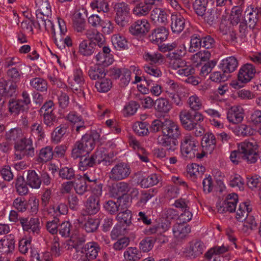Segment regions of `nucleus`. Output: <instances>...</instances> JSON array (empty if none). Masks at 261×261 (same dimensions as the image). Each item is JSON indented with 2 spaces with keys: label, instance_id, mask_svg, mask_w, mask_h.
Returning <instances> with one entry per match:
<instances>
[{
  "label": "nucleus",
  "instance_id": "f257e3e1",
  "mask_svg": "<svg viewBox=\"0 0 261 261\" xmlns=\"http://www.w3.org/2000/svg\"><path fill=\"white\" fill-rule=\"evenodd\" d=\"M181 136L179 126L171 119H166L163 121L162 135L157 138L158 144L164 147L169 151L176 150L178 144L177 139Z\"/></svg>",
  "mask_w": 261,
  "mask_h": 261
},
{
  "label": "nucleus",
  "instance_id": "f03ea898",
  "mask_svg": "<svg viewBox=\"0 0 261 261\" xmlns=\"http://www.w3.org/2000/svg\"><path fill=\"white\" fill-rule=\"evenodd\" d=\"M180 123L187 130H194L196 137L204 134V129L198 124L204 120V116L200 112H192L189 110H182L179 114Z\"/></svg>",
  "mask_w": 261,
  "mask_h": 261
},
{
  "label": "nucleus",
  "instance_id": "7ed1b4c3",
  "mask_svg": "<svg viewBox=\"0 0 261 261\" xmlns=\"http://www.w3.org/2000/svg\"><path fill=\"white\" fill-rule=\"evenodd\" d=\"M92 137L86 135L82 139L75 143L72 150L71 155L74 159L80 158L89 153L93 149L95 145V140L98 139L99 135L97 133H94Z\"/></svg>",
  "mask_w": 261,
  "mask_h": 261
},
{
  "label": "nucleus",
  "instance_id": "20e7f679",
  "mask_svg": "<svg viewBox=\"0 0 261 261\" xmlns=\"http://www.w3.org/2000/svg\"><path fill=\"white\" fill-rule=\"evenodd\" d=\"M22 138L14 143L15 158L17 160H21L25 156L33 157L35 154V148L32 138L25 136Z\"/></svg>",
  "mask_w": 261,
  "mask_h": 261
},
{
  "label": "nucleus",
  "instance_id": "39448f33",
  "mask_svg": "<svg viewBox=\"0 0 261 261\" xmlns=\"http://www.w3.org/2000/svg\"><path fill=\"white\" fill-rule=\"evenodd\" d=\"M257 145L254 140H245L238 144V150L242 153V160L248 163H255L258 158Z\"/></svg>",
  "mask_w": 261,
  "mask_h": 261
},
{
  "label": "nucleus",
  "instance_id": "423d86ee",
  "mask_svg": "<svg viewBox=\"0 0 261 261\" xmlns=\"http://www.w3.org/2000/svg\"><path fill=\"white\" fill-rule=\"evenodd\" d=\"M198 144V142L192 135H185L180 142V152L182 156L187 159L195 158Z\"/></svg>",
  "mask_w": 261,
  "mask_h": 261
},
{
  "label": "nucleus",
  "instance_id": "0eeeda50",
  "mask_svg": "<svg viewBox=\"0 0 261 261\" xmlns=\"http://www.w3.org/2000/svg\"><path fill=\"white\" fill-rule=\"evenodd\" d=\"M131 168L128 164L121 162L115 164L109 173V177L112 181H119L129 177Z\"/></svg>",
  "mask_w": 261,
  "mask_h": 261
},
{
  "label": "nucleus",
  "instance_id": "6e6552de",
  "mask_svg": "<svg viewBox=\"0 0 261 261\" xmlns=\"http://www.w3.org/2000/svg\"><path fill=\"white\" fill-rule=\"evenodd\" d=\"M58 23L59 28V33L55 35L54 39L55 43L60 49L65 47V46H71L72 44L71 39L68 36H66L67 32V27L65 21L60 18H58Z\"/></svg>",
  "mask_w": 261,
  "mask_h": 261
},
{
  "label": "nucleus",
  "instance_id": "1a4fd4ad",
  "mask_svg": "<svg viewBox=\"0 0 261 261\" xmlns=\"http://www.w3.org/2000/svg\"><path fill=\"white\" fill-rule=\"evenodd\" d=\"M102 194L101 185H96L92 194L87 200L85 206L90 215L96 214L100 209L99 197Z\"/></svg>",
  "mask_w": 261,
  "mask_h": 261
},
{
  "label": "nucleus",
  "instance_id": "9d476101",
  "mask_svg": "<svg viewBox=\"0 0 261 261\" xmlns=\"http://www.w3.org/2000/svg\"><path fill=\"white\" fill-rule=\"evenodd\" d=\"M170 67L176 70V73L182 76H188L194 74L195 70L185 60L169 61Z\"/></svg>",
  "mask_w": 261,
  "mask_h": 261
},
{
  "label": "nucleus",
  "instance_id": "9b49d317",
  "mask_svg": "<svg viewBox=\"0 0 261 261\" xmlns=\"http://www.w3.org/2000/svg\"><path fill=\"white\" fill-rule=\"evenodd\" d=\"M205 247L203 243L199 241H193L190 242L184 249V254L190 259H193L202 254Z\"/></svg>",
  "mask_w": 261,
  "mask_h": 261
},
{
  "label": "nucleus",
  "instance_id": "f8f14e48",
  "mask_svg": "<svg viewBox=\"0 0 261 261\" xmlns=\"http://www.w3.org/2000/svg\"><path fill=\"white\" fill-rule=\"evenodd\" d=\"M130 190V187L128 183L121 181L111 188L110 193L111 197L118 198V202L121 205L122 202H126L123 196L126 195Z\"/></svg>",
  "mask_w": 261,
  "mask_h": 261
},
{
  "label": "nucleus",
  "instance_id": "ddd939ff",
  "mask_svg": "<svg viewBox=\"0 0 261 261\" xmlns=\"http://www.w3.org/2000/svg\"><path fill=\"white\" fill-rule=\"evenodd\" d=\"M19 221L24 231L32 233L34 236L40 233L41 225L38 218H32L29 220L28 218H21Z\"/></svg>",
  "mask_w": 261,
  "mask_h": 261
},
{
  "label": "nucleus",
  "instance_id": "4468645a",
  "mask_svg": "<svg viewBox=\"0 0 261 261\" xmlns=\"http://www.w3.org/2000/svg\"><path fill=\"white\" fill-rule=\"evenodd\" d=\"M150 29V24L145 19H139L129 27V32L134 36H141L147 33Z\"/></svg>",
  "mask_w": 261,
  "mask_h": 261
},
{
  "label": "nucleus",
  "instance_id": "2eb2a0df",
  "mask_svg": "<svg viewBox=\"0 0 261 261\" xmlns=\"http://www.w3.org/2000/svg\"><path fill=\"white\" fill-rule=\"evenodd\" d=\"M151 20L156 24L166 25L168 22L169 15L165 9L155 7L150 15Z\"/></svg>",
  "mask_w": 261,
  "mask_h": 261
},
{
  "label": "nucleus",
  "instance_id": "dca6fc26",
  "mask_svg": "<svg viewBox=\"0 0 261 261\" xmlns=\"http://www.w3.org/2000/svg\"><path fill=\"white\" fill-rule=\"evenodd\" d=\"M255 69L251 64H246L242 66L239 70L238 79L242 83H247L254 77Z\"/></svg>",
  "mask_w": 261,
  "mask_h": 261
},
{
  "label": "nucleus",
  "instance_id": "f3484780",
  "mask_svg": "<svg viewBox=\"0 0 261 261\" xmlns=\"http://www.w3.org/2000/svg\"><path fill=\"white\" fill-rule=\"evenodd\" d=\"M175 43H176V49L170 52L167 55V58L169 61H173L178 60H183L182 59L187 53V47L186 46V42L181 39H178Z\"/></svg>",
  "mask_w": 261,
  "mask_h": 261
},
{
  "label": "nucleus",
  "instance_id": "a211bd4d",
  "mask_svg": "<svg viewBox=\"0 0 261 261\" xmlns=\"http://www.w3.org/2000/svg\"><path fill=\"white\" fill-rule=\"evenodd\" d=\"M244 117V110L239 106L232 107L228 111L227 118L228 121L233 124L241 122Z\"/></svg>",
  "mask_w": 261,
  "mask_h": 261
},
{
  "label": "nucleus",
  "instance_id": "6ab92c4d",
  "mask_svg": "<svg viewBox=\"0 0 261 261\" xmlns=\"http://www.w3.org/2000/svg\"><path fill=\"white\" fill-rule=\"evenodd\" d=\"M238 201V197L237 194L234 193L229 194L223 202L222 205L218 208L219 212L220 213H224L225 212H234L236 210Z\"/></svg>",
  "mask_w": 261,
  "mask_h": 261
},
{
  "label": "nucleus",
  "instance_id": "aec40b11",
  "mask_svg": "<svg viewBox=\"0 0 261 261\" xmlns=\"http://www.w3.org/2000/svg\"><path fill=\"white\" fill-rule=\"evenodd\" d=\"M36 5L38 6L36 11L37 20L51 16V7L48 1L39 0Z\"/></svg>",
  "mask_w": 261,
  "mask_h": 261
},
{
  "label": "nucleus",
  "instance_id": "412c9836",
  "mask_svg": "<svg viewBox=\"0 0 261 261\" xmlns=\"http://www.w3.org/2000/svg\"><path fill=\"white\" fill-rule=\"evenodd\" d=\"M171 29L174 33L179 34L185 27V19L180 14L173 13L171 16Z\"/></svg>",
  "mask_w": 261,
  "mask_h": 261
},
{
  "label": "nucleus",
  "instance_id": "4be33fe9",
  "mask_svg": "<svg viewBox=\"0 0 261 261\" xmlns=\"http://www.w3.org/2000/svg\"><path fill=\"white\" fill-rule=\"evenodd\" d=\"M87 38L92 43L93 45H97L99 47H102L105 43V37L103 35L97 30H88L86 33Z\"/></svg>",
  "mask_w": 261,
  "mask_h": 261
},
{
  "label": "nucleus",
  "instance_id": "5701e85b",
  "mask_svg": "<svg viewBox=\"0 0 261 261\" xmlns=\"http://www.w3.org/2000/svg\"><path fill=\"white\" fill-rule=\"evenodd\" d=\"M24 136V130L21 128L17 127L6 131L4 137L6 141L15 143L20 139H22V137Z\"/></svg>",
  "mask_w": 261,
  "mask_h": 261
},
{
  "label": "nucleus",
  "instance_id": "b1692460",
  "mask_svg": "<svg viewBox=\"0 0 261 261\" xmlns=\"http://www.w3.org/2000/svg\"><path fill=\"white\" fill-rule=\"evenodd\" d=\"M37 22L40 29L44 28L48 32H50L54 39L55 35H58L59 33V28H58L57 31L55 28V25L51 20V17H45L40 19H37Z\"/></svg>",
  "mask_w": 261,
  "mask_h": 261
},
{
  "label": "nucleus",
  "instance_id": "393cba45",
  "mask_svg": "<svg viewBox=\"0 0 261 261\" xmlns=\"http://www.w3.org/2000/svg\"><path fill=\"white\" fill-rule=\"evenodd\" d=\"M220 65L222 71L228 74L236 69L238 63L237 59L231 56L222 60Z\"/></svg>",
  "mask_w": 261,
  "mask_h": 261
},
{
  "label": "nucleus",
  "instance_id": "a878e982",
  "mask_svg": "<svg viewBox=\"0 0 261 261\" xmlns=\"http://www.w3.org/2000/svg\"><path fill=\"white\" fill-rule=\"evenodd\" d=\"M15 248V240L13 235L7 236L4 239L0 240V252L8 254L14 250Z\"/></svg>",
  "mask_w": 261,
  "mask_h": 261
},
{
  "label": "nucleus",
  "instance_id": "bb28decb",
  "mask_svg": "<svg viewBox=\"0 0 261 261\" xmlns=\"http://www.w3.org/2000/svg\"><path fill=\"white\" fill-rule=\"evenodd\" d=\"M187 103L190 109L194 112H198V111L203 108L202 98L196 94L188 97Z\"/></svg>",
  "mask_w": 261,
  "mask_h": 261
},
{
  "label": "nucleus",
  "instance_id": "cd10ccee",
  "mask_svg": "<svg viewBox=\"0 0 261 261\" xmlns=\"http://www.w3.org/2000/svg\"><path fill=\"white\" fill-rule=\"evenodd\" d=\"M172 231L175 237L179 239L185 238L191 231V227L185 223L175 224L172 228Z\"/></svg>",
  "mask_w": 261,
  "mask_h": 261
},
{
  "label": "nucleus",
  "instance_id": "c85d7f7f",
  "mask_svg": "<svg viewBox=\"0 0 261 261\" xmlns=\"http://www.w3.org/2000/svg\"><path fill=\"white\" fill-rule=\"evenodd\" d=\"M154 109L158 112L166 114L171 110L172 108V104L167 98L161 97L158 98L154 103Z\"/></svg>",
  "mask_w": 261,
  "mask_h": 261
},
{
  "label": "nucleus",
  "instance_id": "c756f323",
  "mask_svg": "<svg viewBox=\"0 0 261 261\" xmlns=\"http://www.w3.org/2000/svg\"><path fill=\"white\" fill-rule=\"evenodd\" d=\"M167 37L168 31L163 27L154 29L150 36V40L156 43L165 41Z\"/></svg>",
  "mask_w": 261,
  "mask_h": 261
},
{
  "label": "nucleus",
  "instance_id": "7c9ffc66",
  "mask_svg": "<svg viewBox=\"0 0 261 261\" xmlns=\"http://www.w3.org/2000/svg\"><path fill=\"white\" fill-rule=\"evenodd\" d=\"M99 250V245L94 242L87 243L83 248V252L92 259H95L97 257Z\"/></svg>",
  "mask_w": 261,
  "mask_h": 261
},
{
  "label": "nucleus",
  "instance_id": "2f4dec72",
  "mask_svg": "<svg viewBox=\"0 0 261 261\" xmlns=\"http://www.w3.org/2000/svg\"><path fill=\"white\" fill-rule=\"evenodd\" d=\"M30 84L35 90L41 92H46L48 88L47 81L41 77H34L30 80Z\"/></svg>",
  "mask_w": 261,
  "mask_h": 261
},
{
  "label": "nucleus",
  "instance_id": "473e14b6",
  "mask_svg": "<svg viewBox=\"0 0 261 261\" xmlns=\"http://www.w3.org/2000/svg\"><path fill=\"white\" fill-rule=\"evenodd\" d=\"M95 87L98 92L106 93L112 87V82L110 79L105 76L96 82Z\"/></svg>",
  "mask_w": 261,
  "mask_h": 261
},
{
  "label": "nucleus",
  "instance_id": "72a5a7b5",
  "mask_svg": "<svg viewBox=\"0 0 261 261\" xmlns=\"http://www.w3.org/2000/svg\"><path fill=\"white\" fill-rule=\"evenodd\" d=\"M27 183L32 188L39 189L41 184V180L34 170L28 171Z\"/></svg>",
  "mask_w": 261,
  "mask_h": 261
},
{
  "label": "nucleus",
  "instance_id": "f704fd0d",
  "mask_svg": "<svg viewBox=\"0 0 261 261\" xmlns=\"http://www.w3.org/2000/svg\"><path fill=\"white\" fill-rule=\"evenodd\" d=\"M73 26L74 29L78 32H82L85 29L86 21L84 15L76 12L74 14L73 17Z\"/></svg>",
  "mask_w": 261,
  "mask_h": 261
},
{
  "label": "nucleus",
  "instance_id": "c9c22d12",
  "mask_svg": "<svg viewBox=\"0 0 261 261\" xmlns=\"http://www.w3.org/2000/svg\"><path fill=\"white\" fill-rule=\"evenodd\" d=\"M125 259L128 261H137L142 257L141 251L136 247H128L123 253Z\"/></svg>",
  "mask_w": 261,
  "mask_h": 261
},
{
  "label": "nucleus",
  "instance_id": "e433bc0d",
  "mask_svg": "<svg viewBox=\"0 0 261 261\" xmlns=\"http://www.w3.org/2000/svg\"><path fill=\"white\" fill-rule=\"evenodd\" d=\"M68 127L65 124H61L57 126L51 133V140L58 143L61 141L64 135L67 133Z\"/></svg>",
  "mask_w": 261,
  "mask_h": 261
},
{
  "label": "nucleus",
  "instance_id": "4c0bfd02",
  "mask_svg": "<svg viewBox=\"0 0 261 261\" xmlns=\"http://www.w3.org/2000/svg\"><path fill=\"white\" fill-rule=\"evenodd\" d=\"M94 50L95 48L92 43L88 40H83L79 44V52L83 56H91L94 52Z\"/></svg>",
  "mask_w": 261,
  "mask_h": 261
},
{
  "label": "nucleus",
  "instance_id": "58836bf2",
  "mask_svg": "<svg viewBox=\"0 0 261 261\" xmlns=\"http://www.w3.org/2000/svg\"><path fill=\"white\" fill-rule=\"evenodd\" d=\"M7 82L4 79H0V94L6 97H11L16 94L17 85L15 84L10 85V90L8 92H6L7 86Z\"/></svg>",
  "mask_w": 261,
  "mask_h": 261
},
{
  "label": "nucleus",
  "instance_id": "ea45409f",
  "mask_svg": "<svg viewBox=\"0 0 261 261\" xmlns=\"http://www.w3.org/2000/svg\"><path fill=\"white\" fill-rule=\"evenodd\" d=\"M90 6L93 10L98 12L107 13L109 11V4L106 0H93Z\"/></svg>",
  "mask_w": 261,
  "mask_h": 261
},
{
  "label": "nucleus",
  "instance_id": "a19ab883",
  "mask_svg": "<svg viewBox=\"0 0 261 261\" xmlns=\"http://www.w3.org/2000/svg\"><path fill=\"white\" fill-rule=\"evenodd\" d=\"M143 58L145 61L154 64L161 63L164 59L163 56L158 51H145L143 55Z\"/></svg>",
  "mask_w": 261,
  "mask_h": 261
},
{
  "label": "nucleus",
  "instance_id": "79ce46f5",
  "mask_svg": "<svg viewBox=\"0 0 261 261\" xmlns=\"http://www.w3.org/2000/svg\"><path fill=\"white\" fill-rule=\"evenodd\" d=\"M205 171V168L197 164L193 163L187 166L188 174L191 177H200Z\"/></svg>",
  "mask_w": 261,
  "mask_h": 261
},
{
  "label": "nucleus",
  "instance_id": "37998d69",
  "mask_svg": "<svg viewBox=\"0 0 261 261\" xmlns=\"http://www.w3.org/2000/svg\"><path fill=\"white\" fill-rule=\"evenodd\" d=\"M111 41L115 48L117 49H125L127 47V42L126 38L119 34L113 35Z\"/></svg>",
  "mask_w": 261,
  "mask_h": 261
},
{
  "label": "nucleus",
  "instance_id": "c03bdc74",
  "mask_svg": "<svg viewBox=\"0 0 261 261\" xmlns=\"http://www.w3.org/2000/svg\"><path fill=\"white\" fill-rule=\"evenodd\" d=\"M123 207V208H126L127 204L124 202H122L121 205H119V202H115L113 200H109L104 204V208L106 211L111 214H116L119 211V207Z\"/></svg>",
  "mask_w": 261,
  "mask_h": 261
},
{
  "label": "nucleus",
  "instance_id": "a18cd8bd",
  "mask_svg": "<svg viewBox=\"0 0 261 261\" xmlns=\"http://www.w3.org/2000/svg\"><path fill=\"white\" fill-rule=\"evenodd\" d=\"M95 58L97 64L103 67L111 65L114 61L112 55H106L100 52L95 56Z\"/></svg>",
  "mask_w": 261,
  "mask_h": 261
},
{
  "label": "nucleus",
  "instance_id": "49530a36",
  "mask_svg": "<svg viewBox=\"0 0 261 261\" xmlns=\"http://www.w3.org/2000/svg\"><path fill=\"white\" fill-rule=\"evenodd\" d=\"M257 223L255 218L252 216H247L243 223L242 230L249 233L251 231L255 230L257 228Z\"/></svg>",
  "mask_w": 261,
  "mask_h": 261
},
{
  "label": "nucleus",
  "instance_id": "de8ad7c7",
  "mask_svg": "<svg viewBox=\"0 0 261 261\" xmlns=\"http://www.w3.org/2000/svg\"><path fill=\"white\" fill-rule=\"evenodd\" d=\"M251 211L247 202H242L240 204L237 211L236 218L238 221H242L248 216V213Z\"/></svg>",
  "mask_w": 261,
  "mask_h": 261
},
{
  "label": "nucleus",
  "instance_id": "09e8293b",
  "mask_svg": "<svg viewBox=\"0 0 261 261\" xmlns=\"http://www.w3.org/2000/svg\"><path fill=\"white\" fill-rule=\"evenodd\" d=\"M160 176L156 174H152L146 177H144L140 181L142 188H148L156 185L160 180Z\"/></svg>",
  "mask_w": 261,
  "mask_h": 261
},
{
  "label": "nucleus",
  "instance_id": "8fccbe9b",
  "mask_svg": "<svg viewBox=\"0 0 261 261\" xmlns=\"http://www.w3.org/2000/svg\"><path fill=\"white\" fill-rule=\"evenodd\" d=\"M89 77L92 80H99L105 76L106 73L105 70L96 66H91L88 71Z\"/></svg>",
  "mask_w": 261,
  "mask_h": 261
},
{
  "label": "nucleus",
  "instance_id": "3c124183",
  "mask_svg": "<svg viewBox=\"0 0 261 261\" xmlns=\"http://www.w3.org/2000/svg\"><path fill=\"white\" fill-rule=\"evenodd\" d=\"M216 140L214 135L211 133H207L205 134L202 139L203 146L208 148L211 152L215 148Z\"/></svg>",
  "mask_w": 261,
  "mask_h": 261
},
{
  "label": "nucleus",
  "instance_id": "603ef678",
  "mask_svg": "<svg viewBox=\"0 0 261 261\" xmlns=\"http://www.w3.org/2000/svg\"><path fill=\"white\" fill-rule=\"evenodd\" d=\"M66 119L70 122L77 124L76 128L77 132H79L81 128L85 127L83 119L75 112H70L66 116Z\"/></svg>",
  "mask_w": 261,
  "mask_h": 261
},
{
  "label": "nucleus",
  "instance_id": "864d4df0",
  "mask_svg": "<svg viewBox=\"0 0 261 261\" xmlns=\"http://www.w3.org/2000/svg\"><path fill=\"white\" fill-rule=\"evenodd\" d=\"M30 129L31 136L36 137L38 140L44 137V129L41 124L34 122L31 125Z\"/></svg>",
  "mask_w": 261,
  "mask_h": 261
},
{
  "label": "nucleus",
  "instance_id": "5fc2aeb1",
  "mask_svg": "<svg viewBox=\"0 0 261 261\" xmlns=\"http://www.w3.org/2000/svg\"><path fill=\"white\" fill-rule=\"evenodd\" d=\"M242 10L239 7L232 8L229 17L230 23L233 25H237L243 18Z\"/></svg>",
  "mask_w": 261,
  "mask_h": 261
},
{
  "label": "nucleus",
  "instance_id": "6e6d98bb",
  "mask_svg": "<svg viewBox=\"0 0 261 261\" xmlns=\"http://www.w3.org/2000/svg\"><path fill=\"white\" fill-rule=\"evenodd\" d=\"M54 155L53 148L47 146L41 148L39 153V160L42 162H46L50 160Z\"/></svg>",
  "mask_w": 261,
  "mask_h": 261
},
{
  "label": "nucleus",
  "instance_id": "4d7b16f0",
  "mask_svg": "<svg viewBox=\"0 0 261 261\" xmlns=\"http://www.w3.org/2000/svg\"><path fill=\"white\" fill-rule=\"evenodd\" d=\"M113 8L115 13V16L129 14L130 8L129 6L124 2L114 3Z\"/></svg>",
  "mask_w": 261,
  "mask_h": 261
},
{
  "label": "nucleus",
  "instance_id": "13d9d810",
  "mask_svg": "<svg viewBox=\"0 0 261 261\" xmlns=\"http://www.w3.org/2000/svg\"><path fill=\"white\" fill-rule=\"evenodd\" d=\"M144 81L147 86L148 90L152 95L158 96L161 94L163 92V88L161 85L149 80L145 79Z\"/></svg>",
  "mask_w": 261,
  "mask_h": 261
},
{
  "label": "nucleus",
  "instance_id": "bf43d9fd",
  "mask_svg": "<svg viewBox=\"0 0 261 261\" xmlns=\"http://www.w3.org/2000/svg\"><path fill=\"white\" fill-rule=\"evenodd\" d=\"M43 122L47 127H53L58 122V118L54 113L47 112L43 114Z\"/></svg>",
  "mask_w": 261,
  "mask_h": 261
},
{
  "label": "nucleus",
  "instance_id": "052dcab7",
  "mask_svg": "<svg viewBox=\"0 0 261 261\" xmlns=\"http://www.w3.org/2000/svg\"><path fill=\"white\" fill-rule=\"evenodd\" d=\"M132 217L131 211L126 210L119 213L117 216V219L122 225L125 224L126 226H129L132 224Z\"/></svg>",
  "mask_w": 261,
  "mask_h": 261
},
{
  "label": "nucleus",
  "instance_id": "680f3d73",
  "mask_svg": "<svg viewBox=\"0 0 261 261\" xmlns=\"http://www.w3.org/2000/svg\"><path fill=\"white\" fill-rule=\"evenodd\" d=\"M207 0H195L193 4V8L196 13L201 16L204 15L207 5Z\"/></svg>",
  "mask_w": 261,
  "mask_h": 261
},
{
  "label": "nucleus",
  "instance_id": "e2e57ef3",
  "mask_svg": "<svg viewBox=\"0 0 261 261\" xmlns=\"http://www.w3.org/2000/svg\"><path fill=\"white\" fill-rule=\"evenodd\" d=\"M247 185L252 190H259L261 188V177L253 175L247 177Z\"/></svg>",
  "mask_w": 261,
  "mask_h": 261
},
{
  "label": "nucleus",
  "instance_id": "0e129e2a",
  "mask_svg": "<svg viewBox=\"0 0 261 261\" xmlns=\"http://www.w3.org/2000/svg\"><path fill=\"white\" fill-rule=\"evenodd\" d=\"M87 186L83 179L78 178L73 180L74 189L79 195H83L87 191Z\"/></svg>",
  "mask_w": 261,
  "mask_h": 261
},
{
  "label": "nucleus",
  "instance_id": "69168bd1",
  "mask_svg": "<svg viewBox=\"0 0 261 261\" xmlns=\"http://www.w3.org/2000/svg\"><path fill=\"white\" fill-rule=\"evenodd\" d=\"M151 9L146 4L140 3L133 10V14L137 16H145L148 14Z\"/></svg>",
  "mask_w": 261,
  "mask_h": 261
},
{
  "label": "nucleus",
  "instance_id": "338daca9",
  "mask_svg": "<svg viewBox=\"0 0 261 261\" xmlns=\"http://www.w3.org/2000/svg\"><path fill=\"white\" fill-rule=\"evenodd\" d=\"M204 20L209 24L215 23L219 17V14L217 13V11L214 9H209L206 12H205L204 15Z\"/></svg>",
  "mask_w": 261,
  "mask_h": 261
},
{
  "label": "nucleus",
  "instance_id": "774afa93",
  "mask_svg": "<svg viewBox=\"0 0 261 261\" xmlns=\"http://www.w3.org/2000/svg\"><path fill=\"white\" fill-rule=\"evenodd\" d=\"M28 107L19 99L9 102V110L11 113H18L20 111H24Z\"/></svg>",
  "mask_w": 261,
  "mask_h": 261
}]
</instances>
